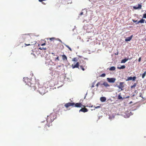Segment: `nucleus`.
Returning <instances> with one entry per match:
<instances>
[{
    "mask_svg": "<svg viewBox=\"0 0 146 146\" xmlns=\"http://www.w3.org/2000/svg\"><path fill=\"white\" fill-rule=\"evenodd\" d=\"M21 39H22L23 40L22 42H28L29 41V44L25 43L24 46L26 47L27 46H30L33 45L32 44V42L30 41V39H31V36L29 34H22L20 36Z\"/></svg>",
    "mask_w": 146,
    "mask_h": 146,
    "instance_id": "nucleus-1",
    "label": "nucleus"
},
{
    "mask_svg": "<svg viewBox=\"0 0 146 146\" xmlns=\"http://www.w3.org/2000/svg\"><path fill=\"white\" fill-rule=\"evenodd\" d=\"M82 64L81 62L79 63V62H77L76 64L74 65L72 64V68L74 69L75 68H78L79 69H81L83 71H84L85 69L87 68V67L86 65V63L85 61L82 60Z\"/></svg>",
    "mask_w": 146,
    "mask_h": 146,
    "instance_id": "nucleus-2",
    "label": "nucleus"
},
{
    "mask_svg": "<svg viewBox=\"0 0 146 146\" xmlns=\"http://www.w3.org/2000/svg\"><path fill=\"white\" fill-rule=\"evenodd\" d=\"M65 106L68 108V107L71 106L72 107H77V108H80L81 107H85L86 106L84 105H83L80 103H77L75 104L74 103H71L69 102L68 103H66L65 105ZM86 107H87V106H86Z\"/></svg>",
    "mask_w": 146,
    "mask_h": 146,
    "instance_id": "nucleus-3",
    "label": "nucleus"
},
{
    "mask_svg": "<svg viewBox=\"0 0 146 146\" xmlns=\"http://www.w3.org/2000/svg\"><path fill=\"white\" fill-rule=\"evenodd\" d=\"M37 85L38 87V91L41 95H43L46 92L45 88L43 86L41 87L40 84H37Z\"/></svg>",
    "mask_w": 146,
    "mask_h": 146,
    "instance_id": "nucleus-4",
    "label": "nucleus"
},
{
    "mask_svg": "<svg viewBox=\"0 0 146 146\" xmlns=\"http://www.w3.org/2000/svg\"><path fill=\"white\" fill-rule=\"evenodd\" d=\"M107 81L110 83H114L116 80V79L115 78H107Z\"/></svg>",
    "mask_w": 146,
    "mask_h": 146,
    "instance_id": "nucleus-5",
    "label": "nucleus"
},
{
    "mask_svg": "<svg viewBox=\"0 0 146 146\" xmlns=\"http://www.w3.org/2000/svg\"><path fill=\"white\" fill-rule=\"evenodd\" d=\"M24 80L25 82L26 83V84L29 85L30 84L29 83H30V84H31V83L30 82V81L31 80L30 79L26 78H24Z\"/></svg>",
    "mask_w": 146,
    "mask_h": 146,
    "instance_id": "nucleus-6",
    "label": "nucleus"
},
{
    "mask_svg": "<svg viewBox=\"0 0 146 146\" xmlns=\"http://www.w3.org/2000/svg\"><path fill=\"white\" fill-rule=\"evenodd\" d=\"M124 84V82H120L119 83V86H117V87L119 89H120L121 90H123L122 88H123L124 87V86H123Z\"/></svg>",
    "mask_w": 146,
    "mask_h": 146,
    "instance_id": "nucleus-7",
    "label": "nucleus"
},
{
    "mask_svg": "<svg viewBox=\"0 0 146 146\" xmlns=\"http://www.w3.org/2000/svg\"><path fill=\"white\" fill-rule=\"evenodd\" d=\"M83 107L84 108H82L81 109H80L79 110V112L81 111V112H86L88 111V110L87 108H85V107Z\"/></svg>",
    "mask_w": 146,
    "mask_h": 146,
    "instance_id": "nucleus-8",
    "label": "nucleus"
},
{
    "mask_svg": "<svg viewBox=\"0 0 146 146\" xmlns=\"http://www.w3.org/2000/svg\"><path fill=\"white\" fill-rule=\"evenodd\" d=\"M142 5L141 4H138V6L137 7L136 6H133V8L134 9H141Z\"/></svg>",
    "mask_w": 146,
    "mask_h": 146,
    "instance_id": "nucleus-9",
    "label": "nucleus"
},
{
    "mask_svg": "<svg viewBox=\"0 0 146 146\" xmlns=\"http://www.w3.org/2000/svg\"><path fill=\"white\" fill-rule=\"evenodd\" d=\"M50 127V125H49V124L47 123L45 125V127L44 129V130L45 131H47L49 129V128Z\"/></svg>",
    "mask_w": 146,
    "mask_h": 146,
    "instance_id": "nucleus-10",
    "label": "nucleus"
},
{
    "mask_svg": "<svg viewBox=\"0 0 146 146\" xmlns=\"http://www.w3.org/2000/svg\"><path fill=\"white\" fill-rule=\"evenodd\" d=\"M133 35H131V36L129 37H128L126 38L125 39V40L126 41H130L132 39V37H133Z\"/></svg>",
    "mask_w": 146,
    "mask_h": 146,
    "instance_id": "nucleus-11",
    "label": "nucleus"
},
{
    "mask_svg": "<svg viewBox=\"0 0 146 146\" xmlns=\"http://www.w3.org/2000/svg\"><path fill=\"white\" fill-rule=\"evenodd\" d=\"M103 85L106 88L109 87L110 86V85L108 83L106 82H104L103 83Z\"/></svg>",
    "mask_w": 146,
    "mask_h": 146,
    "instance_id": "nucleus-12",
    "label": "nucleus"
},
{
    "mask_svg": "<svg viewBox=\"0 0 146 146\" xmlns=\"http://www.w3.org/2000/svg\"><path fill=\"white\" fill-rule=\"evenodd\" d=\"M100 100L102 102H104L106 101V98L104 97H101L100 98Z\"/></svg>",
    "mask_w": 146,
    "mask_h": 146,
    "instance_id": "nucleus-13",
    "label": "nucleus"
},
{
    "mask_svg": "<svg viewBox=\"0 0 146 146\" xmlns=\"http://www.w3.org/2000/svg\"><path fill=\"white\" fill-rule=\"evenodd\" d=\"M62 59L63 60H67V57L65 55H63L62 56Z\"/></svg>",
    "mask_w": 146,
    "mask_h": 146,
    "instance_id": "nucleus-14",
    "label": "nucleus"
},
{
    "mask_svg": "<svg viewBox=\"0 0 146 146\" xmlns=\"http://www.w3.org/2000/svg\"><path fill=\"white\" fill-rule=\"evenodd\" d=\"M145 21V19H141V20L139 21H138V22L136 23V24H137L139 23H143L144 22V21Z\"/></svg>",
    "mask_w": 146,
    "mask_h": 146,
    "instance_id": "nucleus-15",
    "label": "nucleus"
},
{
    "mask_svg": "<svg viewBox=\"0 0 146 146\" xmlns=\"http://www.w3.org/2000/svg\"><path fill=\"white\" fill-rule=\"evenodd\" d=\"M115 69V68L114 66H112L111 67L110 69L109 70H110L111 71H113Z\"/></svg>",
    "mask_w": 146,
    "mask_h": 146,
    "instance_id": "nucleus-16",
    "label": "nucleus"
},
{
    "mask_svg": "<svg viewBox=\"0 0 146 146\" xmlns=\"http://www.w3.org/2000/svg\"><path fill=\"white\" fill-rule=\"evenodd\" d=\"M128 60V59H126L125 58L124 59H123L121 60V63H125V62L127 60Z\"/></svg>",
    "mask_w": 146,
    "mask_h": 146,
    "instance_id": "nucleus-17",
    "label": "nucleus"
},
{
    "mask_svg": "<svg viewBox=\"0 0 146 146\" xmlns=\"http://www.w3.org/2000/svg\"><path fill=\"white\" fill-rule=\"evenodd\" d=\"M31 89L32 90H35V89H36V86H31Z\"/></svg>",
    "mask_w": 146,
    "mask_h": 146,
    "instance_id": "nucleus-18",
    "label": "nucleus"
},
{
    "mask_svg": "<svg viewBox=\"0 0 146 146\" xmlns=\"http://www.w3.org/2000/svg\"><path fill=\"white\" fill-rule=\"evenodd\" d=\"M137 85V84L136 83H135L134 84L131 86V88H135V87Z\"/></svg>",
    "mask_w": 146,
    "mask_h": 146,
    "instance_id": "nucleus-19",
    "label": "nucleus"
},
{
    "mask_svg": "<svg viewBox=\"0 0 146 146\" xmlns=\"http://www.w3.org/2000/svg\"><path fill=\"white\" fill-rule=\"evenodd\" d=\"M118 99H123V98H122V97L121 96V94L120 93L118 95Z\"/></svg>",
    "mask_w": 146,
    "mask_h": 146,
    "instance_id": "nucleus-20",
    "label": "nucleus"
},
{
    "mask_svg": "<svg viewBox=\"0 0 146 146\" xmlns=\"http://www.w3.org/2000/svg\"><path fill=\"white\" fill-rule=\"evenodd\" d=\"M125 66L124 65L120 67H118V68L119 69H123L125 68Z\"/></svg>",
    "mask_w": 146,
    "mask_h": 146,
    "instance_id": "nucleus-21",
    "label": "nucleus"
},
{
    "mask_svg": "<svg viewBox=\"0 0 146 146\" xmlns=\"http://www.w3.org/2000/svg\"><path fill=\"white\" fill-rule=\"evenodd\" d=\"M39 49L41 50H46V48L45 47L44 48L43 47H40L39 48Z\"/></svg>",
    "mask_w": 146,
    "mask_h": 146,
    "instance_id": "nucleus-22",
    "label": "nucleus"
},
{
    "mask_svg": "<svg viewBox=\"0 0 146 146\" xmlns=\"http://www.w3.org/2000/svg\"><path fill=\"white\" fill-rule=\"evenodd\" d=\"M132 80V77H128L127 79L126 80V81H129Z\"/></svg>",
    "mask_w": 146,
    "mask_h": 146,
    "instance_id": "nucleus-23",
    "label": "nucleus"
},
{
    "mask_svg": "<svg viewBox=\"0 0 146 146\" xmlns=\"http://www.w3.org/2000/svg\"><path fill=\"white\" fill-rule=\"evenodd\" d=\"M146 72L145 71V72L142 74V78H143L146 75Z\"/></svg>",
    "mask_w": 146,
    "mask_h": 146,
    "instance_id": "nucleus-24",
    "label": "nucleus"
},
{
    "mask_svg": "<svg viewBox=\"0 0 146 146\" xmlns=\"http://www.w3.org/2000/svg\"><path fill=\"white\" fill-rule=\"evenodd\" d=\"M72 61L74 62H77L78 61V60L76 58H74L72 59Z\"/></svg>",
    "mask_w": 146,
    "mask_h": 146,
    "instance_id": "nucleus-25",
    "label": "nucleus"
},
{
    "mask_svg": "<svg viewBox=\"0 0 146 146\" xmlns=\"http://www.w3.org/2000/svg\"><path fill=\"white\" fill-rule=\"evenodd\" d=\"M66 46L67 48H68L69 49L70 51H72V49L70 47H69V46L67 45H65Z\"/></svg>",
    "mask_w": 146,
    "mask_h": 146,
    "instance_id": "nucleus-26",
    "label": "nucleus"
},
{
    "mask_svg": "<svg viewBox=\"0 0 146 146\" xmlns=\"http://www.w3.org/2000/svg\"><path fill=\"white\" fill-rule=\"evenodd\" d=\"M106 75L105 74H103L100 76L101 77H104L106 76Z\"/></svg>",
    "mask_w": 146,
    "mask_h": 146,
    "instance_id": "nucleus-27",
    "label": "nucleus"
},
{
    "mask_svg": "<svg viewBox=\"0 0 146 146\" xmlns=\"http://www.w3.org/2000/svg\"><path fill=\"white\" fill-rule=\"evenodd\" d=\"M98 84H99V85H103V84H102V81L98 82Z\"/></svg>",
    "mask_w": 146,
    "mask_h": 146,
    "instance_id": "nucleus-28",
    "label": "nucleus"
},
{
    "mask_svg": "<svg viewBox=\"0 0 146 146\" xmlns=\"http://www.w3.org/2000/svg\"><path fill=\"white\" fill-rule=\"evenodd\" d=\"M143 18H146V13L144 14L143 15Z\"/></svg>",
    "mask_w": 146,
    "mask_h": 146,
    "instance_id": "nucleus-29",
    "label": "nucleus"
},
{
    "mask_svg": "<svg viewBox=\"0 0 146 146\" xmlns=\"http://www.w3.org/2000/svg\"><path fill=\"white\" fill-rule=\"evenodd\" d=\"M136 79V77L135 76H134L133 77H132V80L133 81L135 80Z\"/></svg>",
    "mask_w": 146,
    "mask_h": 146,
    "instance_id": "nucleus-30",
    "label": "nucleus"
},
{
    "mask_svg": "<svg viewBox=\"0 0 146 146\" xmlns=\"http://www.w3.org/2000/svg\"><path fill=\"white\" fill-rule=\"evenodd\" d=\"M139 96L140 97H141L142 98H144L142 96V94L141 93H140L139 94Z\"/></svg>",
    "mask_w": 146,
    "mask_h": 146,
    "instance_id": "nucleus-31",
    "label": "nucleus"
},
{
    "mask_svg": "<svg viewBox=\"0 0 146 146\" xmlns=\"http://www.w3.org/2000/svg\"><path fill=\"white\" fill-rule=\"evenodd\" d=\"M100 106H97L94 107V108L95 109H97V108H100Z\"/></svg>",
    "mask_w": 146,
    "mask_h": 146,
    "instance_id": "nucleus-32",
    "label": "nucleus"
},
{
    "mask_svg": "<svg viewBox=\"0 0 146 146\" xmlns=\"http://www.w3.org/2000/svg\"><path fill=\"white\" fill-rule=\"evenodd\" d=\"M56 60H59L58 56L55 59V60L56 61Z\"/></svg>",
    "mask_w": 146,
    "mask_h": 146,
    "instance_id": "nucleus-33",
    "label": "nucleus"
},
{
    "mask_svg": "<svg viewBox=\"0 0 146 146\" xmlns=\"http://www.w3.org/2000/svg\"><path fill=\"white\" fill-rule=\"evenodd\" d=\"M141 57H140L138 59V61L139 62H140V61H141Z\"/></svg>",
    "mask_w": 146,
    "mask_h": 146,
    "instance_id": "nucleus-34",
    "label": "nucleus"
},
{
    "mask_svg": "<svg viewBox=\"0 0 146 146\" xmlns=\"http://www.w3.org/2000/svg\"><path fill=\"white\" fill-rule=\"evenodd\" d=\"M55 39L54 38H50V40H53Z\"/></svg>",
    "mask_w": 146,
    "mask_h": 146,
    "instance_id": "nucleus-35",
    "label": "nucleus"
},
{
    "mask_svg": "<svg viewBox=\"0 0 146 146\" xmlns=\"http://www.w3.org/2000/svg\"><path fill=\"white\" fill-rule=\"evenodd\" d=\"M45 44H46L45 43H44L41 44V45L42 46H43L45 45Z\"/></svg>",
    "mask_w": 146,
    "mask_h": 146,
    "instance_id": "nucleus-36",
    "label": "nucleus"
},
{
    "mask_svg": "<svg viewBox=\"0 0 146 146\" xmlns=\"http://www.w3.org/2000/svg\"><path fill=\"white\" fill-rule=\"evenodd\" d=\"M133 21L134 23H135L137 21V20L135 21V20H133Z\"/></svg>",
    "mask_w": 146,
    "mask_h": 146,
    "instance_id": "nucleus-37",
    "label": "nucleus"
},
{
    "mask_svg": "<svg viewBox=\"0 0 146 146\" xmlns=\"http://www.w3.org/2000/svg\"><path fill=\"white\" fill-rule=\"evenodd\" d=\"M99 86V85L98 84V83L96 84V86H97V87H98V86Z\"/></svg>",
    "mask_w": 146,
    "mask_h": 146,
    "instance_id": "nucleus-38",
    "label": "nucleus"
},
{
    "mask_svg": "<svg viewBox=\"0 0 146 146\" xmlns=\"http://www.w3.org/2000/svg\"><path fill=\"white\" fill-rule=\"evenodd\" d=\"M83 13L82 12L80 13V15H83Z\"/></svg>",
    "mask_w": 146,
    "mask_h": 146,
    "instance_id": "nucleus-39",
    "label": "nucleus"
},
{
    "mask_svg": "<svg viewBox=\"0 0 146 146\" xmlns=\"http://www.w3.org/2000/svg\"><path fill=\"white\" fill-rule=\"evenodd\" d=\"M52 54L54 56H55V54L54 53H52Z\"/></svg>",
    "mask_w": 146,
    "mask_h": 146,
    "instance_id": "nucleus-40",
    "label": "nucleus"
},
{
    "mask_svg": "<svg viewBox=\"0 0 146 146\" xmlns=\"http://www.w3.org/2000/svg\"><path fill=\"white\" fill-rule=\"evenodd\" d=\"M94 87V85H93L91 87H92V88H93Z\"/></svg>",
    "mask_w": 146,
    "mask_h": 146,
    "instance_id": "nucleus-41",
    "label": "nucleus"
},
{
    "mask_svg": "<svg viewBox=\"0 0 146 146\" xmlns=\"http://www.w3.org/2000/svg\"><path fill=\"white\" fill-rule=\"evenodd\" d=\"M42 3L43 4H44V5L45 4L44 3V2H42Z\"/></svg>",
    "mask_w": 146,
    "mask_h": 146,
    "instance_id": "nucleus-42",
    "label": "nucleus"
},
{
    "mask_svg": "<svg viewBox=\"0 0 146 146\" xmlns=\"http://www.w3.org/2000/svg\"><path fill=\"white\" fill-rule=\"evenodd\" d=\"M129 98V96H127V97H126V98Z\"/></svg>",
    "mask_w": 146,
    "mask_h": 146,
    "instance_id": "nucleus-43",
    "label": "nucleus"
},
{
    "mask_svg": "<svg viewBox=\"0 0 146 146\" xmlns=\"http://www.w3.org/2000/svg\"><path fill=\"white\" fill-rule=\"evenodd\" d=\"M58 67H60V66H57V68H58Z\"/></svg>",
    "mask_w": 146,
    "mask_h": 146,
    "instance_id": "nucleus-44",
    "label": "nucleus"
},
{
    "mask_svg": "<svg viewBox=\"0 0 146 146\" xmlns=\"http://www.w3.org/2000/svg\"><path fill=\"white\" fill-rule=\"evenodd\" d=\"M132 103V102H131L130 103V104H131Z\"/></svg>",
    "mask_w": 146,
    "mask_h": 146,
    "instance_id": "nucleus-45",
    "label": "nucleus"
},
{
    "mask_svg": "<svg viewBox=\"0 0 146 146\" xmlns=\"http://www.w3.org/2000/svg\"><path fill=\"white\" fill-rule=\"evenodd\" d=\"M39 46V44H38V46Z\"/></svg>",
    "mask_w": 146,
    "mask_h": 146,
    "instance_id": "nucleus-46",
    "label": "nucleus"
},
{
    "mask_svg": "<svg viewBox=\"0 0 146 146\" xmlns=\"http://www.w3.org/2000/svg\"><path fill=\"white\" fill-rule=\"evenodd\" d=\"M145 23H146V21Z\"/></svg>",
    "mask_w": 146,
    "mask_h": 146,
    "instance_id": "nucleus-47",
    "label": "nucleus"
}]
</instances>
